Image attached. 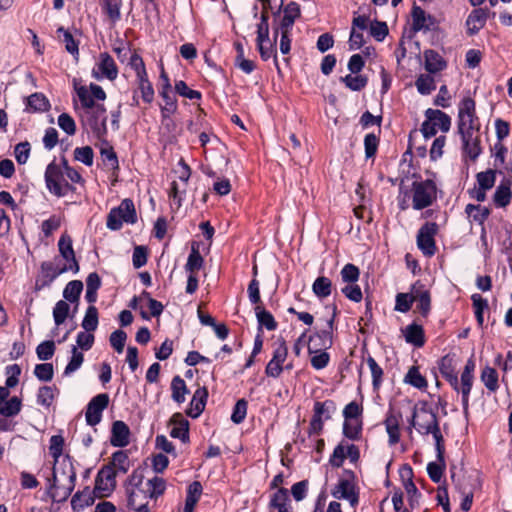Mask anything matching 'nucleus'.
<instances>
[{
  "mask_svg": "<svg viewBox=\"0 0 512 512\" xmlns=\"http://www.w3.org/2000/svg\"><path fill=\"white\" fill-rule=\"evenodd\" d=\"M69 304L64 300H59L53 308V318L56 326L65 322L69 314Z\"/></svg>",
  "mask_w": 512,
  "mask_h": 512,
  "instance_id": "6e6d98bb",
  "label": "nucleus"
},
{
  "mask_svg": "<svg viewBox=\"0 0 512 512\" xmlns=\"http://www.w3.org/2000/svg\"><path fill=\"white\" fill-rule=\"evenodd\" d=\"M340 275L344 283H356L360 276V270L354 264L348 263L341 269Z\"/></svg>",
  "mask_w": 512,
  "mask_h": 512,
  "instance_id": "052dcab7",
  "label": "nucleus"
},
{
  "mask_svg": "<svg viewBox=\"0 0 512 512\" xmlns=\"http://www.w3.org/2000/svg\"><path fill=\"white\" fill-rule=\"evenodd\" d=\"M121 0H100V7L108 21L115 24L121 18Z\"/></svg>",
  "mask_w": 512,
  "mask_h": 512,
  "instance_id": "f704fd0d",
  "label": "nucleus"
},
{
  "mask_svg": "<svg viewBox=\"0 0 512 512\" xmlns=\"http://www.w3.org/2000/svg\"><path fill=\"white\" fill-rule=\"evenodd\" d=\"M52 480L54 482L70 481L72 483H75L76 471L74 469L71 459L68 456L63 457L60 460L54 461Z\"/></svg>",
  "mask_w": 512,
  "mask_h": 512,
  "instance_id": "dca6fc26",
  "label": "nucleus"
},
{
  "mask_svg": "<svg viewBox=\"0 0 512 512\" xmlns=\"http://www.w3.org/2000/svg\"><path fill=\"white\" fill-rule=\"evenodd\" d=\"M367 365L371 371L373 388L374 390H378L383 380V369L377 364L376 360L371 356L367 358Z\"/></svg>",
  "mask_w": 512,
  "mask_h": 512,
  "instance_id": "5fc2aeb1",
  "label": "nucleus"
},
{
  "mask_svg": "<svg viewBox=\"0 0 512 512\" xmlns=\"http://www.w3.org/2000/svg\"><path fill=\"white\" fill-rule=\"evenodd\" d=\"M171 392V397L176 403L185 402L189 390L185 381L179 375L174 376L171 381Z\"/></svg>",
  "mask_w": 512,
  "mask_h": 512,
  "instance_id": "e433bc0d",
  "label": "nucleus"
},
{
  "mask_svg": "<svg viewBox=\"0 0 512 512\" xmlns=\"http://www.w3.org/2000/svg\"><path fill=\"white\" fill-rule=\"evenodd\" d=\"M57 34L59 38L62 36V41L65 44L67 52L72 55L79 54L78 42L74 39L68 30L64 29L63 27H59L57 29Z\"/></svg>",
  "mask_w": 512,
  "mask_h": 512,
  "instance_id": "3c124183",
  "label": "nucleus"
},
{
  "mask_svg": "<svg viewBox=\"0 0 512 512\" xmlns=\"http://www.w3.org/2000/svg\"><path fill=\"white\" fill-rule=\"evenodd\" d=\"M26 106L25 112L27 113H41L50 108V103L46 96L42 93H33L25 98Z\"/></svg>",
  "mask_w": 512,
  "mask_h": 512,
  "instance_id": "c85d7f7f",
  "label": "nucleus"
},
{
  "mask_svg": "<svg viewBox=\"0 0 512 512\" xmlns=\"http://www.w3.org/2000/svg\"><path fill=\"white\" fill-rule=\"evenodd\" d=\"M411 16L412 29L414 32L429 31L435 26L434 18L417 5L412 7Z\"/></svg>",
  "mask_w": 512,
  "mask_h": 512,
  "instance_id": "6ab92c4d",
  "label": "nucleus"
},
{
  "mask_svg": "<svg viewBox=\"0 0 512 512\" xmlns=\"http://www.w3.org/2000/svg\"><path fill=\"white\" fill-rule=\"evenodd\" d=\"M404 382L419 390H425L428 386L426 378L420 373L417 366H411L404 377Z\"/></svg>",
  "mask_w": 512,
  "mask_h": 512,
  "instance_id": "4c0bfd02",
  "label": "nucleus"
},
{
  "mask_svg": "<svg viewBox=\"0 0 512 512\" xmlns=\"http://www.w3.org/2000/svg\"><path fill=\"white\" fill-rule=\"evenodd\" d=\"M137 220L135 206L132 200L124 199L117 208H113L107 216V227L119 230L123 223L134 224Z\"/></svg>",
  "mask_w": 512,
  "mask_h": 512,
  "instance_id": "0eeeda50",
  "label": "nucleus"
},
{
  "mask_svg": "<svg viewBox=\"0 0 512 512\" xmlns=\"http://www.w3.org/2000/svg\"><path fill=\"white\" fill-rule=\"evenodd\" d=\"M419 93L428 95L436 89V84L433 76L429 74H421L415 83Z\"/></svg>",
  "mask_w": 512,
  "mask_h": 512,
  "instance_id": "603ef678",
  "label": "nucleus"
},
{
  "mask_svg": "<svg viewBox=\"0 0 512 512\" xmlns=\"http://www.w3.org/2000/svg\"><path fill=\"white\" fill-rule=\"evenodd\" d=\"M290 503L288 490L285 488H279L270 499V508L277 509L283 508V506Z\"/></svg>",
  "mask_w": 512,
  "mask_h": 512,
  "instance_id": "680f3d73",
  "label": "nucleus"
},
{
  "mask_svg": "<svg viewBox=\"0 0 512 512\" xmlns=\"http://www.w3.org/2000/svg\"><path fill=\"white\" fill-rule=\"evenodd\" d=\"M109 405V395L101 393L94 396L88 403L85 420L90 426L99 424L102 420V413Z\"/></svg>",
  "mask_w": 512,
  "mask_h": 512,
  "instance_id": "ddd939ff",
  "label": "nucleus"
},
{
  "mask_svg": "<svg viewBox=\"0 0 512 512\" xmlns=\"http://www.w3.org/2000/svg\"><path fill=\"white\" fill-rule=\"evenodd\" d=\"M342 81L352 91H360L367 85V78L364 75H346Z\"/></svg>",
  "mask_w": 512,
  "mask_h": 512,
  "instance_id": "338daca9",
  "label": "nucleus"
},
{
  "mask_svg": "<svg viewBox=\"0 0 512 512\" xmlns=\"http://www.w3.org/2000/svg\"><path fill=\"white\" fill-rule=\"evenodd\" d=\"M413 295L417 302V309L423 316H427L431 306L429 291L424 288V285L416 283L413 285Z\"/></svg>",
  "mask_w": 512,
  "mask_h": 512,
  "instance_id": "cd10ccee",
  "label": "nucleus"
},
{
  "mask_svg": "<svg viewBox=\"0 0 512 512\" xmlns=\"http://www.w3.org/2000/svg\"><path fill=\"white\" fill-rule=\"evenodd\" d=\"M439 370L442 376L450 383V385L459 392V381L455 372L453 358L446 355L439 362Z\"/></svg>",
  "mask_w": 512,
  "mask_h": 512,
  "instance_id": "bb28decb",
  "label": "nucleus"
},
{
  "mask_svg": "<svg viewBox=\"0 0 512 512\" xmlns=\"http://www.w3.org/2000/svg\"><path fill=\"white\" fill-rule=\"evenodd\" d=\"M288 356V347L283 339L274 345L273 355L265 368L268 377L278 378L284 370V362Z\"/></svg>",
  "mask_w": 512,
  "mask_h": 512,
  "instance_id": "f8f14e48",
  "label": "nucleus"
},
{
  "mask_svg": "<svg viewBox=\"0 0 512 512\" xmlns=\"http://www.w3.org/2000/svg\"><path fill=\"white\" fill-rule=\"evenodd\" d=\"M82 290L83 283L80 280L70 281L64 288L63 297L71 303H76L79 301Z\"/></svg>",
  "mask_w": 512,
  "mask_h": 512,
  "instance_id": "49530a36",
  "label": "nucleus"
},
{
  "mask_svg": "<svg viewBox=\"0 0 512 512\" xmlns=\"http://www.w3.org/2000/svg\"><path fill=\"white\" fill-rule=\"evenodd\" d=\"M462 139L463 152L471 159L476 160L482 152L480 134L476 132L459 133Z\"/></svg>",
  "mask_w": 512,
  "mask_h": 512,
  "instance_id": "a211bd4d",
  "label": "nucleus"
},
{
  "mask_svg": "<svg viewBox=\"0 0 512 512\" xmlns=\"http://www.w3.org/2000/svg\"><path fill=\"white\" fill-rule=\"evenodd\" d=\"M58 393V390L54 386H42L39 388L37 393V404L49 408Z\"/></svg>",
  "mask_w": 512,
  "mask_h": 512,
  "instance_id": "a19ab883",
  "label": "nucleus"
},
{
  "mask_svg": "<svg viewBox=\"0 0 512 512\" xmlns=\"http://www.w3.org/2000/svg\"><path fill=\"white\" fill-rule=\"evenodd\" d=\"M138 91L145 103H151L154 99V89L148 80V75L137 79Z\"/></svg>",
  "mask_w": 512,
  "mask_h": 512,
  "instance_id": "8fccbe9b",
  "label": "nucleus"
},
{
  "mask_svg": "<svg viewBox=\"0 0 512 512\" xmlns=\"http://www.w3.org/2000/svg\"><path fill=\"white\" fill-rule=\"evenodd\" d=\"M425 59V69L431 73L435 74L442 70H444L447 66L444 58L435 50H426L424 52Z\"/></svg>",
  "mask_w": 512,
  "mask_h": 512,
  "instance_id": "c756f323",
  "label": "nucleus"
},
{
  "mask_svg": "<svg viewBox=\"0 0 512 512\" xmlns=\"http://www.w3.org/2000/svg\"><path fill=\"white\" fill-rule=\"evenodd\" d=\"M74 159L86 166H92L94 160V152L90 146L77 147L74 150Z\"/></svg>",
  "mask_w": 512,
  "mask_h": 512,
  "instance_id": "bf43d9fd",
  "label": "nucleus"
},
{
  "mask_svg": "<svg viewBox=\"0 0 512 512\" xmlns=\"http://www.w3.org/2000/svg\"><path fill=\"white\" fill-rule=\"evenodd\" d=\"M116 471L111 466L103 467L97 474L95 488L101 492H111L116 485Z\"/></svg>",
  "mask_w": 512,
  "mask_h": 512,
  "instance_id": "4be33fe9",
  "label": "nucleus"
},
{
  "mask_svg": "<svg viewBox=\"0 0 512 512\" xmlns=\"http://www.w3.org/2000/svg\"><path fill=\"white\" fill-rule=\"evenodd\" d=\"M146 492L142 473L134 471L129 477V487L127 488L128 506L136 508L141 502H147L149 498Z\"/></svg>",
  "mask_w": 512,
  "mask_h": 512,
  "instance_id": "9b49d317",
  "label": "nucleus"
},
{
  "mask_svg": "<svg viewBox=\"0 0 512 512\" xmlns=\"http://www.w3.org/2000/svg\"><path fill=\"white\" fill-rule=\"evenodd\" d=\"M471 299L473 302L476 320L478 324L482 326L484 322L483 313L484 310L488 308V302L480 294H473Z\"/></svg>",
  "mask_w": 512,
  "mask_h": 512,
  "instance_id": "13d9d810",
  "label": "nucleus"
},
{
  "mask_svg": "<svg viewBox=\"0 0 512 512\" xmlns=\"http://www.w3.org/2000/svg\"><path fill=\"white\" fill-rule=\"evenodd\" d=\"M78 116L82 126L89 129L97 139L101 140L105 137L107 134V111L104 105L89 112H80Z\"/></svg>",
  "mask_w": 512,
  "mask_h": 512,
  "instance_id": "20e7f679",
  "label": "nucleus"
},
{
  "mask_svg": "<svg viewBox=\"0 0 512 512\" xmlns=\"http://www.w3.org/2000/svg\"><path fill=\"white\" fill-rule=\"evenodd\" d=\"M75 91L79 102L74 103V108L78 115H80V112H89L96 107L104 105L106 93L97 84L91 83L89 86L75 87Z\"/></svg>",
  "mask_w": 512,
  "mask_h": 512,
  "instance_id": "f03ea898",
  "label": "nucleus"
},
{
  "mask_svg": "<svg viewBox=\"0 0 512 512\" xmlns=\"http://www.w3.org/2000/svg\"><path fill=\"white\" fill-rule=\"evenodd\" d=\"M437 199V186L433 180L415 181L412 184V206L422 210L431 206Z\"/></svg>",
  "mask_w": 512,
  "mask_h": 512,
  "instance_id": "7ed1b4c3",
  "label": "nucleus"
},
{
  "mask_svg": "<svg viewBox=\"0 0 512 512\" xmlns=\"http://www.w3.org/2000/svg\"><path fill=\"white\" fill-rule=\"evenodd\" d=\"M92 503L89 490L77 492L71 500V506L74 511L81 510Z\"/></svg>",
  "mask_w": 512,
  "mask_h": 512,
  "instance_id": "774afa93",
  "label": "nucleus"
},
{
  "mask_svg": "<svg viewBox=\"0 0 512 512\" xmlns=\"http://www.w3.org/2000/svg\"><path fill=\"white\" fill-rule=\"evenodd\" d=\"M71 353H72L71 359L68 362V364L64 370L65 376H69L72 373H74L75 371H77L81 367V365L83 364V361H84L83 353L78 351L76 346L72 347Z\"/></svg>",
  "mask_w": 512,
  "mask_h": 512,
  "instance_id": "864d4df0",
  "label": "nucleus"
},
{
  "mask_svg": "<svg viewBox=\"0 0 512 512\" xmlns=\"http://www.w3.org/2000/svg\"><path fill=\"white\" fill-rule=\"evenodd\" d=\"M146 493L149 499H157L166 490V481L158 476L147 480L145 483Z\"/></svg>",
  "mask_w": 512,
  "mask_h": 512,
  "instance_id": "58836bf2",
  "label": "nucleus"
},
{
  "mask_svg": "<svg viewBox=\"0 0 512 512\" xmlns=\"http://www.w3.org/2000/svg\"><path fill=\"white\" fill-rule=\"evenodd\" d=\"M363 420L362 419H344L343 434L346 438L356 441L362 436Z\"/></svg>",
  "mask_w": 512,
  "mask_h": 512,
  "instance_id": "c9c22d12",
  "label": "nucleus"
},
{
  "mask_svg": "<svg viewBox=\"0 0 512 512\" xmlns=\"http://www.w3.org/2000/svg\"><path fill=\"white\" fill-rule=\"evenodd\" d=\"M333 497L337 499H346L351 506L358 504L359 498L355 491L354 474L351 471H346L345 475L338 480L332 490Z\"/></svg>",
  "mask_w": 512,
  "mask_h": 512,
  "instance_id": "9d476101",
  "label": "nucleus"
},
{
  "mask_svg": "<svg viewBox=\"0 0 512 512\" xmlns=\"http://www.w3.org/2000/svg\"><path fill=\"white\" fill-rule=\"evenodd\" d=\"M81 326L87 332L95 331L98 327V310L95 306L90 305L82 320Z\"/></svg>",
  "mask_w": 512,
  "mask_h": 512,
  "instance_id": "09e8293b",
  "label": "nucleus"
},
{
  "mask_svg": "<svg viewBox=\"0 0 512 512\" xmlns=\"http://www.w3.org/2000/svg\"><path fill=\"white\" fill-rule=\"evenodd\" d=\"M403 333L407 343L418 348L425 344L424 330L422 326L412 323L403 330Z\"/></svg>",
  "mask_w": 512,
  "mask_h": 512,
  "instance_id": "72a5a7b5",
  "label": "nucleus"
},
{
  "mask_svg": "<svg viewBox=\"0 0 512 512\" xmlns=\"http://www.w3.org/2000/svg\"><path fill=\"white\" fill-rule=\"evenodd\" d=\"M254 310L258 324L261 327H265L269 331L277 328V322L269 311L265 310L261 305L255 306Z\"/></svg>",
  "mask_w": 512,
  "mask_h": 512,
  "instance_id": "ea45409f",
  "label": "nucleus"
},
{
  "mask_svg": "<svg viewBox=\"0 0 512 512\" xmlns=\"http://www.w3.org/2000/svg\"><path fill=\"white\" fill-rule=\"evenodd\" d=\"M300 16V6L296 2H290L284 8L283 17L277 27L274 28V37L277 38L279 30L291 31L295 20Z\"/></svg>",
  "mask_w": 512,
  "mask_h": 512,
  "instance_id": "aec40b11",
  "label": "nucleus"
},
{
  "mask_svg": "<svg viewBox=\"0 0 512 512\" xmlns=\"http://www.w3.org/2000/svg\"><path fill=\"white\" fill-rule=\"evenodd\" d=\"M92 76L100 80L107 78L109 80H115L118 76V68L115 61L108 53H101L99 61L92 70Z\"/></svg>",
  "mask_w": 512,
  "mask_h": 512,
  "instance_id": "2eb2a0df",
  "label": "nucleus"
},
{
  "mask_svg": "<svg viewBox=\"0 0 512 512\" xmlns=\"http://www.w3.org/2000/svg\"><path fill=\"white\" fill-rule=\"evenodd\" d=\"M312 291L318 298L328 297L332 292L331 280L325 276L316 278L312 285Z\"/></svg>",
  "mask_w": 512,
  "mask_h": 512,
  "instance_id": "79ce46f5",
  "label": "nucleus"
},
{
  "mask_svg": "<svg viewBox=\"0 0 512 512\" xmlns=\"http://www.w3.org/2000/svg\"><path fill=\"white\" fill-rule=\"evenodd\" d=\"M438 225L435 222H426L417 233V246L422 253L431 257L436 253L435 236L438 233Z\"/></svg>",
  "mask_w": 512,
  "mask_h": 512,
  "instance_id": "1a4fd4ad",
  "label": "nucleus"
},
{
  "mask_svg": "<svg viewBox=\"0 0 512 512\" xmlns=\"http://www.w3.org/2000/svg\"><path fill=\"white\" fill-rule=\"evenodd\" d=\"M22 408V401L17 396H13L0 405V414L9 417L17 416Z\"/></svg>",
  "mask_w": 512,
  "mask_h": 512,
  "instance_id": "c03bdc74",
  "label": "nucleus"
},
{
  "mask_svg": "<svg viewBox=\"0 0 512 512\" xmlns=\"http://www.w3.org/2000/svg\"><path fill=\"white\" fill-rule=\"evenodd\" d=\"M512 193L509 183H501L494 194V203L498 207H506L511 201Z\"/></svg>",
  "mask_w": 512,
  "mask_h": 512,
  "instance_id": "a18cd8bd",
  "label": "nucleus"
},
{
  "mask_svg": "<svg viewBox=\"0 0 512 512\" xmlns=\"http://www.w3.org/2000/svg\"><path fill=\"white\" fill-rule=\"evenodd\" d=\"M208 398V391L206 387H198L194 392L190 402V407L187 414L191 418H197L204 411Z\"/></svg>",
  "mask_w": 512,
  "mask_h": 512,
  "instance_id": "a878e982",
  "label": "nucleus"
},
{
  "mask_svg": "<svg viewBox=\"0 0 512 512\" xmlns=\"http://www.w3.org/2000/svg\"><path fill=\"white\" fill-rule=\"evenodd\" d=\"M59 252L61 256L69 263L66 267L77 273L79 271V265L75 258V253L72 246V239L68 235H62L58 242Z\"/></svg>",
  "mask_w": 512,
  "mask_h": 512,
  "instance_id": "412c9836",
  "label": "nucleus"
},
{
  "mask_svg": "<svg viewBox=\"0 0 512 512\" xmlns=\"http://www.w3.org/2000/svg\"><path fill=\"white\" fill-rule=\"evenodd\" d=\"M413 302H415V298L413 295L412 288L411 293H399L396 295L395 310L402 313H406L411 309V305Z\"/></svg>",
  "mask_w": 512,
  "mask_h": 512,
  "instance_id": "4d7b16f0",
  "label": "nucleus"
},
{
  "mask_svg": "<svg viewBox=\"0 0 512 512\" xmlns=\"http://www.w3.org/2000/svg\"><path fill=\"white\" fill-rule=\"evenodd\" d=\"M488 18V10L483 8L474 9L467 17L466 27L469 35H475L482 29Z\"/></svg>",
  "mask_w": 512,
  "mask_h": 512,
  "instance_id": "b1692460",
  "label": "nucleus"
},
{
  "mask_svg": "<svg viewBox=\"0 0 512 512\" xmlns=\"http://www.w3.org/2000/svg\"><path fill=\"white\" fill-rule=\"evenodd\" d=\"M160 89L159 94L163 98L164 105L161 107V111L164 117L173 114L177 110L176 97L172 92L170 80L164 69L162 68L160 73Z\"/></svg>",
  "mask_w": 512,
  "mask_h": 512,
  "instance_id": "4468645a",
  "label": "nucleus"
},
{
  "mask_svg": "<svg viewBox=\"0 0 512 512\" xmlns=\"http://www.w3.org/2000/svg\"><path fill=\"white\" fill-rule=\"evenodd\" d=\"M75 483L61 481L54 482L52 480V484L49 488V495L54 502L61 503L66 501L74 490Z\"/></svg>",
  "mask_w": 512,
  "mask_h": 512,
  "instance_id": "393cba45",
  "label": "nucleus"
},
{
  "mask_svg": "<svg viewBox=\"0 0 512 512\" xmlns=\"http://www.w3.org/2000/svg\"><path fill=\"white\" fill-rule=\"evenodd\" d=\"M130 429L123 421L112 424L110 443L114 447H125L129 444Z\"/></svg>",
  "mask_w": 512,
  "mask_h": 512,
  "instance_id": "5701e85b",
  "label": "nucleus"
},
{
  "mask_svg": "<svg viewBox=\"0 0 512 512\" xmlns=\"http://www.w3.org/2000/svg\"><path fill=\"white\" fill-rule=\"evenodd\" d=\"M475 101L471 97H464L458 109V133L476 132L480 130L479 119L476 116Z\"/></svg>",
  "mask_w": 512,
  "mask_h": 512,
  "instance_id": "39448f33",
  "label": "nucleus"
},
{
  "mask_svg": "<svg viewBox=\"0 0 512 512\" xmlns=\"http://www.w3.org/2000/svg\"><path fill=\"white\" fill-rule=\"evenodd\" d=\"M481 381L490 392H496L499 388L498 373L489 366H486L481 372Z\"/></svg>",
  "mask_w": 512,
  "mask_h": 512,
  "instance_id": "37998d69",
  "label": "nucleus"
},
{
  "mask_svg": "<svg viewBox=\"0 0 512 512\" xmlns=\"http://www.w3.org/2000/svg\"><path fill=\"white\" fill-rule=\"evenodd\" d=\"M475 368V364L472 360H468L464 370L461 374V382L459 385V392L462 395V406L464 413L468 412L469 409V395L472 388L473 383V371Z\"/></svg>",
  "mask_w": 512,
  "mask_h": 512,
  "instance_id": "f3484780",
  "label": "nucleus"
},
{
  "mask_svg": "<svg viewBox=\"0 0 512 512\" xmlns=\"http://www.w3.org/2000/svg\"><path fill=\"white\" fill-rule=\"evenodd\" d=\"M127 340V333L121 329L115 330L109 337L110 345L117 353H122Z\"/></svg>",
  "mask_w": 512,
  "mask_h": 512,
  "instance_id": "e2e57ef3",
  "label": "nucleus"
},
{
  "mask_svg": "<svg viewBox=\"0 0 512 512\" xmlns=\"http://www.w3.org/2000/svg\"><path fill=\"white\" fill-rule=\"evenodd\" d=\"M111 467L120 473H126L130 468L128 455L125 451L119 450L112 454Z\"/></svg>",
  "mask_w": 512,
  "mask_h": 512,
  "instance_id": "de8ad7c7",
  "label": "nucleus"
},
{
  "mask_svg": "<svg viewBox=\"0 0 512 512\" xmlns=\"http://www.w3.org/2000/svg\"><path fill=\"white\" fill-rule=\"evenodd\" d=\"M411 425L422 435L432 434L435 441L437 460L443 461V454L445 452L444 439L436 413L432 411L427 402L421 401L414 406Z\"/></svg>",
  "mask_w": 512,
  "mask_h": 512,
  "instance_id": "f257e3e1",
  "label": "nucleus"
},
{
  "mask_svg": "<svg viewBox=\"0 0 512 512\" xmlns=\"http://www.w3.org/2000/svg\"><path fill=\"white\" fill-rule=\"evenodd\" d=\"M34 375L40 381H51L54 375L53 365L51 363L37 364L34 368Z\"/></svg>",
  "mask_w": 512,
  "mask_h": 512,
  "instance_id": "0e129e2a",
  "label": "nucleus"
},
{
  "mask_svg": "<svg viewBox=\"0 0 512 512\" xmlns=\"http://www.w3.org/2000/svg\"><path fill=\"white\" fill-rule=\"evenodd\" d=\"M400 419H401L400 414H395L393 412H389L384 421L386 432L389 436V444L390 445H395L400 440V431H399Z\"/></svg>",
  "mask_w": 512,
  "mask_h": 512,
  "instance_id": "2f4dec72",
  "label": "nucleus"
},
{
  "mask_svg": "<svg viewBox=\"0 0 512 512\" xmlns=\"http://www.w3.org/2000/svg\"><path fill=\"white\" fill-rule=\"evenodd\" d=\"M55 352V343L47 340L40 343L36 348V354L39 360L47 361L51 359Z\"/></svg>",
  "mask_w": 512,
  "mask_h": 512,
  "instance_id": "69168bd1",
  "label": "nucleus"
},
{
  "mask_svg": "<svg viewBox=\"0 0 512 512\" xmlns=\"http://www.w3.org/2000/svg\"><path fill=\"white\" fill-rule=\"evenodd\" d=\"M425 116L426 120L422 124L421 132L426 139L435 136L438 129L444 133L450 130L451 118L443 111L429 108Z\"/></svg>",
  "mask_w": 512,
  "mask_h": 512,
  "instance_id": "423d86ee",
  "label": "nucleus"
},
{
  "mask_svg": "<svg viewBox=\"0 0 512 512\" xmlns=\"http://www.w3.org/2000/svg\"><path fill=\"white\" fill-rule=\"evenodd\" d=\"M45 182L49 192L57 197H63L72 190V186L65 179V174L61 166L55 162H51L47 166Z\"/></svg>",
  "mask_w": 512,
  "mask_h": 512,
  "instance_id": "6e6552de",
  "label": "nucleus"
},
{
  "mask_svg": "<svg viewBox=\"0 0 512 512\" xmlns=\"http://www.w3.org/2000/svg\"><path fill=\"white\" fill-rule=\"evenodd\" d=\"M66 271H69L66 266L59 268L52 262H43L41 265V286L50 285L60 274ZM38 283L39 280L37 281Z\"/></svg>",
  "mask_w": 512,
  "mask_h": 512,
  "instance_id": "473e14b6",
  "label": "nucleus"
},
{
  "mask_svg": "<svg viewBox=\"0 0 512 512\" xmlns=\"http://www.w3.org/2000/svg\"><path fill=\"white\" fill-rule=\"evenodd\" d=\"M171 422L173 427L171 428L170 435L173 438H179L183 443L189 440V423L185 420L181 414L173 415Z\"/></svg>",
  "mask_w": 512,
  "mask_h": 512,
  "instance_id": "7c9ffc66",
  "label": "nucleus"
}]
</instances>
